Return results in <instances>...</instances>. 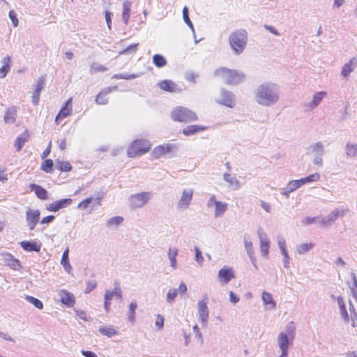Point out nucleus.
<instances>
[{"mask_svg": "<svg viewBox=\"0 0 357 357\" xmlns=\"http://www.w3.org/2000/svg\"><path fill=\"white\" fill-rule=\"evenodd\" d=\"M279 99L278 86L273 82L263 83L255 91V100L259 105L271 107L278 103Z\"/></svg>", "mask_w": 357, "mask_h": 357, "instance_id": "f257e3e1", "label": "nucleus"}, {"mask_svg": "<svg viewBox=\"0 0 357 357\" xmlns=\"http://www.w3.org/2000/svg\"><path fill=\"white\" fill-rule=\"evenodd\" d=\"M215 76L221 78L229 85H236L243 82L245 79V74L236 70L228 69L225 67H221L216 69L214 72Z\"/></svg>", "mask_w": 357, "mask_h": 357, "instance_id": "f03ea898", "label": "nucleus"}, {"mask_svg": "<svg viewBox=\"0 0 357 357\" xmlns=\"http://www.w3.org/2000/svg\"><path fill=\"white\" fill-rule=\"evenodd\" d=\"M247 40L248 33L244 29L235 30L229 36V45L236 55H239L243 52Z\"/></svg>", "mask_w": 357, "mask_h": 357, "instance_id": "7ed1b4c3", "label": "nucleus"}, {"mask_svg": "<svg viewBox=\"0 0 357 357\" xmlns=\"http://www.w3.org/2000/svg\"><path fill=\"white\" fill-rule=\"evenodd\" d=\"M151 144L147 139H136L128 147L127 155L129 158H135L147 153Z\"/></svg>", "mask_w": 357, "mask_h": 357, "instance_id": "20e7f679", "label": "nucleus"}, {"mask_svg": "<svg viewBox=\"0 0 357 357\" xmlns=\"http://www.w3.org/2000/svg\"><path fill=\"white\" fill-rule=\"evenodd\" d=\"M307 153L313 157L312 163L318 167H323V156L326 153L322 142L311 143L307 148Z\"/></svg>", "mask_w": 357, "mask_h": 357, "instance_id": "39448f33", "label": "nucleus"}, {"mask_svg": "<svg viewBox=\"0 0 357 357\" xmlns=\"http://www.w3.org/2000/svg\"><path fill=\"white\" fill-rule=\"evenodd\" d=\"M171 117L174 121L178 122H190L197 119V116L194 112L184 107H176L172 112Z\"/></svg>", "mask_w": 357, "mask_h": 357, "instance_id": "423d86ee", "label": "nucleus"}, {"mask_svg": "<svg viewBox=\"0 0 357 357\" xmlns=\"http://www.w3.org/2000/svg\"><path fill=\"white\" fill-rule=\"evenodd\" d=\"M176 149V146L174 144H164L155 146L151 153V155L155 158H158L162 155L172 158L174 155V151Z\"/></svg>", "mask_w": 357, "mask_h": 357, "instance_id": "0eeeda50", "label": "nucleus"}, {"mask_svg": "<svg viewBox=\"0 0 357 357\" xmlns=\"http://www.w3.org/2000/svg\"><path fill=\"white\" fill-rule=\"evenodd\" d=\"M150 199V193L143 192L132 195L129 199V205L131 208L135 209L142 208Z\"/></svg>", "mask_w": 357, "mask_h": 357, "instance_id": "6e6552de", "label": "nucleus"}, {"mask_svg": "<svg viewBox=\"0 0 357 357\" xmlns=\"http://www.w3.org/2000/svg\"><path fill=\"white\" fill-rule=\"evenodd\" d=\"M194 190L192 188H185L181 192V197L176 204V208L180 211H185L188 208L191 202Z\"/></svg>", "mask_w": 357, "mask_h": 357, "instance_id": "1a4fd4ad", "label": "nucleus"}, {"mask_svg": "<svg viewBox=\"0 0 357 357\" xmlns=\"http://www.w3.org/2000/svg\"><path fill=\"white\" fill-rule=\"evenodd\" d=\"M207 297L205 296L204 299L198 302V319L200 324L203 326H206L209 315V311L207 306Z\"/></svg>", "mask_w": 357, "mask_h": 357, "instance_id": "9d476101", "label": "nucleus"}, {"mask_svg": "<svg viewBox=\"0 0 357 357\" xmlns=\"http://www.w3.org/2000/svg\"><path fill=\"white\" fill-rule=\"evenodd\" d=\"M220 98L216 100V102L226 106L229 108H233L235 106V97L234 93L224 89L220 90Z\"/></svg>", "mask_w": 357, "mask_h": 357, "instance_id": "9b49d317", "label": "nucleus"}, {"mask_svg": "<svg viewBox=\"0 0 357 357\" xmlns=\"http://www.w3.org/2000/svg\"><path fill=\"white\" fill-rule=\"evenodd\" d=\"M347 210H342L340 211L338 209H335L331 211L326 217L321 218L319 223L324 227H328L332 225L340 216H344Z\"/></svg>", "mask_w": 357, "mask_h": 357, "instance_id": "f8f14e48", "label": "nucleus"}, {"mask_svg": "<svg viewBox=\"0 0 357 357\" xmlns=\"http://www.w3.org/2000/svg\"><path fill=\"white\" fill-rule=\"evenodd\" d=\"M40 213L38 210L29 209L26 211V221L30 231L34 229L40 220Z\"/></svg>", "mask_w": 357, "mask_h": 357, "instance_id": "ddd939ff", "label": "nucleus"}, {"mask_svg": "<svg viewBox=\"0 0 357 357\" xmlns=\"http://www.w3.org/2000/svg\"><path fill=\"white\" fill-rule=\"evenodd\" d=\"M73 203V199L70 198H65L59 199L51 203L47 209L50 211L57 212L60 209L66 208Z\"/></svg>", "mask_w": 357, "mask_h": 357, "instance_id": "4468645a", "label": "nucleus"}, {"mask_svg": "<svg viewBox=\"0 0 357 357\" xmlns=\"http://www.w3.org/2000/svg\"><path fill=\"white\" fill-rule=\"evenodd\" d=\"M21 248L26 252H39L41 249V243L36 241H23L20 243Z\"/></svg>", "mask_w": 357, "mask_h": 357, "instance_id": "2eb2a0df", "label": "nucleus"}, {"mask_svg": "<svg viewBox=\"0 0 357 357\" xmlns=\"http://www.w3.org/2000/svg\"><path fill=\"white\" fill-rule=\"evenodd\" d=\"M72 98H69L61 107L59 113L55 118V123H59V121L65 117L71 114L72 112Z\"/></svg>", "mask_w": 357, "mask_h": 357, "instance_id": "dca6fc26", "label": "nucleus"}, {"mask_svg": "<svg viewBox=\"0 0 357 357\" xmlns=\"http://www.w3.org/2000/svg\"><path fill=\"white\" fill-rule=\"evenodd\" d=\"M59 295L60 297V301L67 307H73L75 304V296L71 292L66 289H62L59 291Z\"/></svg>", "mask_w": 357, "mask_h": 357, "instance_id": "f3484780", "label": "nucleus"}, {"mask_svg": "<svg viewBox=\"0 0 357 357\" xmlns=\"http://www.w3.org/2000/svg\"><path fill=\"white\" fill-rule=\"evenodd\" d=\"M278 344L282 353L288 354L290 341L287 334L283 332L280 333L278 337Z\"/></svg>", "mask_w": 357, "mask_h": 357, "instance_id": "a211bd4d", "label": "nucleus"}, {"mask_svg": "<svg viewBox=\"0 0 357 357\" xmlns=\"http://www.w3.org/2000/svg\"><path fill=\"white\" fill-rule=\"evenodd\" d=\"M356 66L357 57L354 56L342 66L341 70V76L343 77H347L349 74L354 71Z\"/></svg>", "mask_w": 357, "mask_h": 357, "instance_id": "6ab92c4d", "label": "nucleus"}, {"mask_svg": "<svg viewBox=\"0 0 357 357\" xmlns=\"http://www.w3.org/2000/svg\"><path fill=\"white\" fill-rule=\"evenodd\" d=\"M17 107L12 106L6 109L3 121L5 123L13 124L17 119Z\"/></svg>", "mask_w": 357, "mask_h": 357, "instance_id": "aec40b11", "label": "nucleus"}, {"mask_svg": "<svg viewBox=\"0 0 357 357\" xmlns=\"http://www.w3.org/2000/svg\"><path fill=\"white\" fill-rule=\"evenodd\" d=\"M117 86H114L113 87H107L102 89L100 93L97 95L96 98V102L98 105H106L108 102L106 96L111 93L113 90H116Z\"/></svg>", "mask_w": 357, "mask_h": 357, "instance_id": "412c9836", "label": "nucleus"}, {"mask_svg": "<svg viewBox=\"0 0 357 357\" xmlns=\"http://www.w3.org/2000/svg\"><path fill=\"white\" fill-rule=\"evenodd\" d=\"M218 277L224 284H227L235 276L231 268L224 267L218 271Z\"/></svg>", "mask_w": 357, "mask_h": 357, "instance_id": "4be33fe9", "label": "nucleus"}, {"mask_svg": "<svg viewBox=\"0 0 357 357\" xmlns=\"http://www.w3.org/2000/svg\"><path fill=\"white\" fill-rule=\"evenodd\" d=\"M29 188L31 191H34L38 199L43 200L47 199V191L42 186L38 184L32 183L30 184Z\"/></svg>", "mask_w": 357, "mask_h": 357, "instance_id": "5701e85b", "label": "nucleus"}, {"mask_svg": "<svg viewBox=\"0 0 357 357\" xmlns=\"http://www.w3.org/2000/svg\"><path fill=\"white\" fill-rule=\"evenodd\" d=\"M326 96V92L319 91L315 93L312 96V100L309 103L308 107L310 109H313L317 107L321 102V100Z\"/></svg>", "mask_w": 357, "mask_h": 357, "instance_id": "b1692460", "label": "nucleus"}, {"mask_svg": "<svg viewBox=\"0 0 357 357\" xmlns=\"http://www.w3.org/2000/svg\"><path fill=\"white\" fill-rule=\"evenodd\" d=\"M206 129L205 126L200 125H190L183 129V133L186 136L195 135Z\"/></svg>", "mask_w": 357, "mask_h": 357, "instance_id": "393cba45", "label": "nucleus"}, {"mask_svg": "<svg viewBox=\"0 0 357 357\" xmlns=\"http://www.w3.org/2000/svg\"><path fill=\"white\" fill-rule=\"evenodd\" d=\"M158 86L165 91L176 92L177 91L176 85L169 79H164L158 82Z\"/></svg>", "mask_w": 357, "mask_h": 357, "instance_id": "a878e982", "label": "nucleus"}, {"mask_svg": "<svg viewBox=\"0 0 357 357\" xmlns=\"http://www.w3.org/2000/svg\"><path fill=\"white\" fill-rule=\"evenodd\" d=\"M68 255H69V248H66V250L63 252L62 257L61 259V264L63 266L64 270L68 273H70L73 268L69 261Z\"/></svg>", "mask_w": 357, "mask_h": 357, "instance_id": "bb28decb", "label": "nucleus"}, {"mask_svg": "<svg viewBox=\"0 0 357 357\" xmlns=\"http://www.w3.org/2000/svg\"><path fill=\"white\" fill-rule=\"evenodd\" d=\"M297 189H298V188L297 187L296 183L294 180H291L284 188L280 189V193L288 198L290 193L294 192Z\"/></svg>", "mask_w": 357, "mask_h": 357, "instance_id": "cd10ccee", "label": "nucleus"}, {"mask_svg": "<svg viewBox=\"0 0 357 357\" xmlns=\"http://www.w3.org/2000/svg\"><path fill=\"white\" fill-rule=\"evenodd\" d=\"M263 303L264 305H267L268 309L273 310L275 307L276 303L273 298V296L271 293L264 291L261 296Z\"/></svg>", "mask_w": 357, "mask_h": 357, "instance_id": "c85d7f7f", "label": "nucleus"}, {"mask_svg": "<svg viewBox=\"0 0 357 357\" xmlns=\"http://www.w3.org/2000/svg\"><path fill=\"white\" fill-rule=\"evenodd\" d=\"M98 331L102 335H105L107 337H112L119 333V331L116 330L112 325L101 326L99 328Z\"/></svg>", "mask_w": 357, "mask_h": 357, "instance_id": "c756f323", "label": "nucleus"}, {"mask_svg": "<svg viewBox=\"0 0 357 357\" xmlns=\"http://www.w3.org/2000/svg\"><path fill=\"white\" fill-rule=\"evenodd\" d=\"M178 249L169 248L168 250V258L170 261V266L174 269H176L178 267L176 257L178 255Z\"/></svg>", "mask_w": 357, "mask_h": 357, "instance_id": "7c9ffc66", "label": "nucleus"}, {"mask_svg": "<svg viewBox=\"0 0 357 357\" xmlns=\"http://www.w3.org/2000/svg\"><path fill=\"white\" fill-rule=\"evenodd\" d=\"M5 260L7 262V265L13 270H19L21 267L20 262L18 259L15 258L12 255L7 254L5 257Z\"/></svg>", "mask_w": 357, "mask_h": 357, "instance_id": "2f4dec72", "label": "nucleus"}, {"mask_svg": "<svg viewBox=\"0 0 357 357\" xmlns=\"http://www.w3.org/2000/svg\"><path fill=\"white\" fill-rule=\"evenodd\" d=\"M345 153L347 158H356L357 144L347 142L345 146Z\"/></svg>", "mask_w": 357, "mask_h": 357, "instance_id": "473e14b6", "label": "nucleus"}, {"mask_svg": "<svg viewBox=\"0 0 357 357\" xmlns=\"http://www.w3.org/2000/svg\"><path fill=\"white\" fill-rule=\"evenodd\" d=\"M131 3L128 0H126L123 3L122 20L127 24L130 18Z\"/></svg>", "mask_w": 357, "mask_h": 357, "instance_id": "72a5a7b5", "label": "nucleus"}, {"mask_svg": "<svg viewBox=\"0 0 357 357\" xmlns=\"http://www.w3.org/2000/svg\"><path fill=\"white\" fill-rule=\"evenodd\" d=\"M55 167L61 172H68L72 169L70 163L68 161H62L57 159L55 161Z\"/></svg>", "mask_w": 357, "mask_h": 357, "instance_id": "f704fd0d", "label": "nucleus"}, {"mask_svg": "<svg viewBox=\"0 0 357 357\" xmlns=\"http://www.w3.org/2000/svg\"><path fill=\"white\" fill-rule=\"evenodd\" d=\"M227 204L222 202H215V217L222 216L227 209Z\"/></svg>", "mask_w": 357, "mask_h": 357, "instance_id": "c9c22d12", "label": "nucleus"}, {"mask_svg": "<svg viewBox=\"0 0 357 357\" xmlns=\"http://www.w3.org/2000/svg\"><path fill=\"white\" fill-rule=\"evenodd\" d=\"M123 222V218L121 217V216H114V217H112L111 218H109L106 224H105V226L107 227V228H111V227H118L119 225H120L122 222Z\"/></svg>", "mask_w": 357, "mask_h": 357, "instance_id": "e433bc0d", "label": "nucleus"}, {"mask_svg": "<svg viewBox=\"0 0 357 357\" xmlns=\"http://www.w3.org/2000/svg\"><path fill=\"white\" fill-rule=\"evenodd\" d=\"M143 75V73H139L137 74H127V73H119L115 74L112 76V79H132L135 78L139 77Z\"/></svg>", "mask_w": 357, "mask_h": 357, "instance_id": "4c0bfd02", "label": "nucleus"}, {"mask_svg": "<svg viewBox=\"0 0 357 357\" xmlns=\"http://www.w3.org/2000/svg\"><path fill=\"white\" fill-rule=\"evenodd\" d=\"M314 243H302L296 246V251L299 255H304L314 248Z\"/></svg>", "mask_w": 357, "mask_h": 357, "instance_id": "58836bf2", "label": "nucleus"}, {"mask_svg": "<svg viewBox=\"0 0 357 357\" xmlns=\"http://www.w3.org/2000/svg\"><path fill=\"white\" fill-rule=\"evenodd\" d=\"M153 63L158 68H162L167 64L165 58L161 54H155L153 56Z\"/></svg>", "mask_w": 357, "mask_h": 357, "instance_id": "ea45409f", "label": "nucleus"}, {"mask_svg": "<svg viewBox=\"0 0 357 357\" xmlns=\"http://www.w3.org/2000/svg\"><path fill=\"white\" fill-rule=\"evenodd\" d=\"M137 307V303L135 301H132L129 304V309L128 312V319L131 321L134 322L135 320V310Z\"/></svg>", "mask_w": 357, "mask_h": 357, "instance_id": "a19ab883", "label": "nucleus"}, {"mask_svg": "<svg viewBox=\"0 0 357 357\" xmlns=\"http://www.w3.org/2000/svg\"><path fill=\"white\" fill-rule=\"evenodd\" d=\"M183 18L185 24L190 28L192 31L193 32V35H195V29L192 24V22H191L190 17H189V10L187 6H184L183 8Z\"/></svg>", "mask_w": 357, "mask_h": 357, "instance_id": "79ce46f5", "label": "nucleus"}, {"mask_svg": "<svg viewBox=\"0 0 357 357\" xmlns=\"http://www.w3.org/2000/svg\"><path fill=\"white\" fill-rule=\"evenodd\" d=\"M224 180L229 183L231 185H234L236 189L240 188V183L236 177H232L229 173H225L223 174Z\"/></svg>", "mask_w": 357, "mask_h": 357, "instance_id": "37998d69", "label": "nucleus"}, {"mask_svg": "<svg viewBox=\"0 0 357 357\" xmlns=\"http://www.w3.org/2000/svg\"><path fill=\"white\" fill-rule=\"evenodd\" d=\"M54 166V162L51 159H46L44 160V162L42 163L41 165V169L44 171L46 173H52Z\"/></svg>", "mask_w": 357, "mask_h": 357, "instance_id": "c03bdc74", "label": "nucleus"}, {"mask_svg": "<svg viewBox=\"0 0 357 357\" xmlns=\"http://www.w3.org/2000/svg\"><path fill=\"white\" fill-rule=\"evenodd\" d=\"M26 300L39 310H42L43 308V304L42 301L33 296H26Z\"/></svg>", "mask_w": 357, "mask_h": 357, "instance_id": "a18cd8bd", "label": "nucleus"}, {"mask_svg": "<svg viewBox=\"0 0 357 357\" xmlns=\"http://www.w3.org/2000/svg\"><path fill=\"white\" fill-rule=\"evenodd\" d=\"M138 43L131 44L124 50L119 52V54H134L137 50Z\"/></svg>", "mask_w": 357, "mask_h": 357, "instance_id": "49530a36", "label": "nucleus"}, {"mask_svg": "<svg viewBox=\"0 0 357 357\" xmlns=\"http://www.w3.org/2000/svg\"><path fill=\"white\" fill-rule=\"evenodd\" d=\"M27 141V135L26 136L17 137L15 141V146L17 151H20L25 142Z\"/></svg>", "mask_w": 357, "mask_h": 357, "instance_id": "de8ad7c7", "label": "nucleus"}, {"mask_svg": "<svg viewBox=\"0 0 357 357\" xmlns=\"http://www.w3.org/2000/svg\"><path fill=\"white\" fill-rule=\"evenodd\" d=\"M351 276L353 280V285L350 287L351 291L353 297L357 301V278L354 273H351Z\"/></svg>", "mask_w": 357, "mask_h": 357, "instance_id": "09e8293b", "label": "nucleus"}, {"mask_svg": "<svg viewBox=\"0 0 357 357\" xmlns=\"http://www.w3.org/2000/svg\"><path fill=\"white\" fill-rule=\"evenodd\" d=\"M303 179L304 183H308L311 182L317 181L320 178V175L319 173H314L312 174H310L308 176H306L305 178H302Z\"/></svg>", "mask_w": 357, "mask_h": 357, "instance_id": "8fccbe9b", "label": "nucleus"}, {"mask_svg": "<svg viewBox=\"0 0 357 357\" xmlns=\"http://www.w3.org/2000/svg\"><path fill=\"white\" fill-rule=\"evenodd\" d=\"M178 291L176 289H170L167 294V302L170 303H172L176 297Z\"/></svg>", "mask_w": 357, "mask_h": 357, "instance_id": "3c124183", "label": "nucleus"}, {"mask_svg": "<svg viewBox=\"0 0 357 357\" xmlns=\"http://www.w3.org/2000/svg\"><path fill=\"white\" fill-rule=\"evenodd\" d=\"M244 244H245V248L248 255L252 260V255H254V251H253V248H252V242L248 241L247 240L244 239Z\"/></svg>", "mask_w": 357, "mask_h": 357, "instance_id": "603ef678", "label": "nucleus"}, {"mask_svg": "<svg viewBox=\"0 0 357 357\" xmlns=\"http://www.w3.org/2000/svg\"><path fill=\"white\" fill-rule=\"evenodd\" d=\"M93 197H88L81 202H79L77 205V208L79 209H86L88 208L89 205L92 202Z\"/></svg>", "mask_w": 357, "mask_h": 357, "instance_id": "864d4df0", "label": "nucleus"}, {"mask_svg": "<svg viewBox=\"0 0 357 357\" xmlns=\"http://www.w3.org/2000/svg\"><path fill=\"white\" fill-rule=\"evenodd\" d=\"M260 248L262 255L266 257L269 252V241L260 243Z\"/></svg>", "mask_w": 357, "mask_h": 357, "instance_id": "5fc2aeb1", "label": "nucleus"}, {"mask_svg": "<svg viewBox=\"0 0 357 357\" xmlns=\"http://www.w3.org/2000/svg\"><path fill=\"white\" fill-rule=\"evenodd\" d=\"M112 292L114 294V296H115L117 299H121L122 291L120 288L119 284L117 282H115L114 283V289Z\"/></svg>", "mask_w": 357, "mask_h": 357, "instance_id": "6e6d98bb", "label": "nucleus"}, {"mask_svg": "<svg viewBox=\"0 0 357 357\" xmlns=\"http://www.w3.org/2000/svg\"><path fill=\"white\" fill-rule=\"evenodd\" d=\"M45 82V76H41L38 79L34 90L39 91L40 93L42 89L44 87Z\"/></svg>", "mask_w": 357, "mask_h": 357, "instance_id": "4d7b16f0", "label": "nucleus"}, {"mask_svg": "<svg viewBox=\"0 0 357 357\" xmlns=\"http://www.w3.org/2000/svg\"><path fill=\"white\" fill-rule=\"evenodd\" d=\"M97 286V283L96 280H89L86 282V288L84 291L85 294L90 293L93 289H94Z\"/></svg>", "mask_w": 357, "mask_h": 357, "instance_id": "13d9d810", "label": "nucleus"}, {"mask_svg": "<svg viewBox=\"0 0 357 357\" xmlns=\"http://www.w3.org/2000/svg\"><path fill=\"white\" fill-rule=\"evenodd\" d=\"M91 71H93L94 73H96V72H105L107 70V68L106 67H105L104 66L100 65V64H97V63H93L91 65Z\"/></svg>", "mask_w": 357, "mask_h": 357, "instance_id": "bf43d9fd", "label": "nucleus"}, {"mask_svg": "<svg viewBox=\"0 0 357 357\" xmlns=\"http://www.w3.org/2000/svg\"><path fill=\"white\" fill-rule=\"evenodd\" d=\"M195 260L197 261V262L199 264H202L204 261V258L202 257L201 250H199V248L198 247L195 246Z\"/></svg>", "mask_w": 357, "mask_h": 357, "instance_id": "052dcab7", "label": "nucleus"}, {"mask_svg": "<svg viewBox=\"0 0 357 357\" xmlns=\"http://www.w3.org/2000/svg\"><path fill=\"white\" fill-rule=\"evenodd\" d=\"M8 15H9L10 20L12 21L13 26H15V27L17 26L18 24H19V21H18V19L15 13L13 10H10L8 13Z\"/></svg>", "mask_w": 357, "mask_h": 357, "instance_id": "680f3d73", "label": "nucleus"}, {"mask_svg": "<svg viewBox=\"0 0 357 357\" xmlns=\"http://www.w3.org/2000/svg\"><path fill=\"white\" fill-rule=\"evenodd\" d=\"M278 244L281 252L285 251L286 250V241L282 236L278 237Z\"/></svg>", "mask_w": 357, "mask_h": 357, "instance_id": "e2e57ef3", "label": "nucleus"}, {"mask_svg": "<svg viewBox=\"0 0 357 357\" xmlns=\"http://www.w3.org/2000/svg\"><path fill=\"white\" fill-rule=\"evenodd\" d=\"M10 70V66L9 65H3L1 68H0V78H3L6 76L7 73L9 72Z\"/></svg>", "mask_w": 357, "mask_h": 357, "instance_id": "0e129e2a", "label": "nucleus"}, {"mask_svg": "<svg viewBox=\"0 0 357 357\" xmlns=\"http://www.w3.org/2000/svg\"><path fill=\"white\" fill-rule=\"evenodd\" d=\"M40 93L39 91H37L35 90L33 91L31 99H32V103L34 105H37L38 104L39 99H40Z\"/></svg>", "mask_w": 357, "mask_h": 357, "instance_id": "69168bd1", "label": "nucleus"}, {"mask_svg": "<svg viewBox=\"0 0 357 357\" xmlns=\"http://www.w3.org/2000/svg\"><path fill=\"white\" fill-rule=\"evenodd\" d=\"M282 255H283V264H284V266L285 268H288L289 267V259H290V257L288 255V252L287 250L285 251H283V252H281Z\"/></svg>", "mask_w": 357, "mask_h": 357, "instance_id": "338daca9", "label": "nucleus"}, {"mask_svg": "<svg viewBox=\"0 0 357 357\" xmlns=\"http://www.w3.org/2000/svg\"><path fill=\"white\" fill-rule=\"evenodd\" d=\"M112 15V13L110 11L106 10L105 12V17L109 29H111Z\"/></svg>", "mask_w": 357, "mask_h": 357, "instance_id": "774afa93", "label": "nucleus"}]
</instances>
